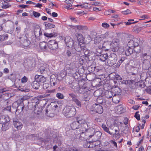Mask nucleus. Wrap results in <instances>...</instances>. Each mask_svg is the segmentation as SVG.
<instances>
[{
    "label": "nucleus",
    "mask_w": 151,
    "mask_h": 151,
    "mask_svg": "<svg viewBox=\"0 0 151 151\" xmlns=\"http://www.w3.org/2000/svg\"><path fill=\"white\" fill-rule=\"evenodd\" d=\"M81 127L82 128L85 129H85L91 128L90 123L87 121H86L85 123H84V124H83Z\"/></svg>",
    "instance_id": "4c0bfd02"
},
{
    "label": "nucleus",
    "mask_w": 151,
    "mask_h": 151,
    "mask_svg": "<svg viewBox=\"0 0 151 151\" xmlns=\"http://www.w3.org/2000/svg\"><path fill=\"white\" fill-rule=\"evenodd\" d=\"M102 48L101 46H98L96 48L95 51V54L97 56H99L101 54L102 52Z\"/></svg>",
    "instance_id": "7c9ffc66"
},
{
    "label": "nucleus",
    "mask_w": 151,
    "mask_h": 151,
    "mask_svg": "<svg viewBox=\"0 0 151 151\" xmlns=\"http://www.w3.org/2000/svg\"><path fill=\"white\" fill-rule=\"evenodd\" d=\"M122 14H125V15H127V14H129L131 13V11L128 9H127V10H126L125 11H122Z\"/></svg>",
    "instance_id": "338daca9"
},
{
    "label": "nucleus",
    "mask_w": 151,
    "mask_h": 151,
    "mask_svg": "<svg viewBox=\"0 0 151 151\" xmlns=\"http://www.w3.org/2000/svg\"><path fill=\"white\" fill-rule=\"evenodd\" d=\"M47 68H46L44 66H41L39 70V71L41 74L45 73L47 72Z\"/></svg>",
    "instance_id": "37998d69"
},
{
    "label": "nucleus",
    "mask_w": 151,
    "mask_h": 151,
    "mask_svg": "<svg viewBox=\"0 0 151 151\" xmlns=\"http://www.w3.org/2000/svg\"><path fill=\"white\" fill-rule=\"evenodd\" d=\"M101 135L102 133L100 131H95L92 137V141L94 142L99 141L101 137Z\"/></svg>",
    "instance_id": "9b49d317"
},
{
    "label": "nucleus",
    "mask_w": 151,
    "mask_h": 151,
    "mask_svg": "<svg viewBox=\"0 0 151 151\" xmlns=\"http://www.w3.org/2000/svg\"><path fill=\"white\" fill-rule=\"evenodd\" d=\"M37 99H35L33 100L29 104L32 106V108H34L36 106H37L38 105V104H37Z\"/></svg>",
    "instance_id": "de8ad7c7"
},
{
    "label": "nucleus",
    "mask_w": 151,
    "mask_h": 151,
    "mask_svg": "<svg viewBox=\"0 0 151 151\" xmlns=\"http://www.w3.org/2000/svg\"><path fill=\"white\" fill-rule=\"evenodd\" d=\"M76 121H78V122L79 124L81 125V126L86 121V120L82 117H78L76 118Z\"/></svg>",
    "instance_id": "c85d7f7f"
},
{
    "label": "nucleus",
    "mask_w": 151,
    "mask_h": 151,
    "mask_svg": "<svg viewBox=\"0 0 151 151\" xmlns=\"http://www.w3.org/2000/svg\"><path fill=\"white\" fill-rule=\"evenodd\" d=\"M43 109V106L38 105L34 108V111L35 114H39L42 112Z\"/></svg>",
    "instance_id": "5701e85b"
},
{
    "label": "nucleus",
    "mask_w": 151,
    "mask_h": 151,
    "mask_svg": "<svg viewBox=\"0 0 151 151\" xmlns=\"http://www.w3.org/2000/svg\"><path fill=\"white\" fill-rule=\"evenodd\" d=\"M43 98V96L42 95L38 96H37V103L38 105L40 106H44L47 104L48 100L47 99H41Z\"/></svg>",
    "instance_id": "9d476101"
},
{
    "label": "nucleus",
    "mask_w": 151,
    "mask_h": 151,
    "mask_svg": "<svg viewBox=\"0 0 151 151\" xmlns=\"http://www.w3.org/2000/svg\"><path fill=\"white\" fill-rule=\"evenodd\" d=\"M70 40H72L70 37L69 36H66L64 40L65 43L69 42L70 41Z\"/></svg>",
    "instance_id": "680f3d73"
},
{
    "label": "nucleus",
    "mask_w": 151,
    "mask_h": 151,
    "mask_svg": "<svg viewBox=\"0 0 151 151\" xmlns=\"http://www.w3.org/2000/svg\"><path fill=\"white\" fill-rule=\"evenodd\" d=\"M90 88L87 86V84L84 83L83 86L80 87V89L78 90V92L81 94H87L88 91H90Z\"/></svg>",
    "instance_id": "6e6552de"
},
{
    "label": "nucleus",
    "mask_w": 151,
    "mask_h": 151,
    "mask_svg": "<svg viewBox=\"0 0 151 151\" xmlns=\"http://www.w3.org/2000/svg\"><path fill=\"white\" fill-rule=\"evenodd\" d=\"M74 42H73L72 40H70V41L68 43H65L66 46L69 47L73 46V44H74Z\"/></svg>",
    "instance_id": "bf43d9fd"
},
{
    "label": "nucleus",
    "mask_w": 151,
    "mask_h": 151,
    "mask_svg": "<svg viewBox=\"0 0 151 151\" xmlns=\"http://www.w3.org/2000/svg\"><path fill=\"white\" fill-rule=\"evenodd\" d=\"M116 75V73H111L109 75V77L110 79L114 80Z\"/></svg>",
    "instance_id": "13d9d810"
},
{
    "label": "nucleus",
    "mask_w": 151,
    "mask_h": 151,
    "mask_svg": "<svg viewBox=\"0 0 151 151\" xmlns=\"http://www.w3.org/2000/svg\"><path fill=\"white\" fill-rule=\"evenodd\" d=\"M75 27L79 30H88V27L87 26L82 25H76Z\"/></svg>",
    "instance_id": "58836bf2"
},
{
    "label": "nucleus",
    "mask_w": 151,
    "mask_h": 151,
    "mask_svg": "<svg viewBox=\"0 0 151 151\" xmlns=\"http://www.w3.org/2000/svg\"><path fill=\"white\" fill-rule=\"evenodd\" d=\"M138 42L139 41L138 40L136 39L130 40L128 43V47L134 48L136 46H138L139 45Z\"/></svg>",
    "instance_id": "2eb2a0df"
},
{
    "label": "nucleus",
    "mask_w": 151,
    "mask_h": 151,
    "mask_svg": "<svg viewBox=\"0 0 151 151\" xmlns=\"http://www.w3.org/2000/svg\"><path fill=\"white\" fill-rule=\"evenodd\" d=\"M47 43H46L45 42H42L40 43L39 46L42 50L45 51L47 50Z\"/></svg>",
    "instance_id": "c756f323"
},
{
    "label": "nucleus",
    "mask_w": 151,
    "mask_h": 151,
    "mask_svg": "<svg viewBox=\"0 0 151 151\" xmlns=\"http://www.w3.org/2000/svg\"><path fill=\"white\" fill-rule=\"evenodd\" d=\"M13 123L15 127L18 130H20L22 127L23 125L22 123L17 119L13 118Z\"/></svg>",
    "instance_id": "4468645a"
},
{
    "label": "nucleus",
    "mask_w": 151,
    "mask_h": 151,
    "mask_svg": "<svg viewBox=\"0 0 151 151\" xmlns=\"http://www.w3.org/2000/svg\"><path fill=\"white\" fill-rule=\"evenodd\" d=\"M83 147L85 148H90L95 147V146H90V142H87L84 145Z\"/></svg>",
    "instance_id": "6e6d98bb"
},
{
    "label": "nucleus",
    "mask_w": 151,
    "mask_h": 151,
    "mask_svg": "<svg viewBox=\"0 0 151 151\" xmlns=\"http://www.w3.org/2000/svg\"><path fill=\"white\" fill-rule=\"evenodd\" d=\"M133 49L134 51V53H136L137 56H138L137 55H139L141 50V48L139 46V45L133 48Z\"/></svg>",
    "instance_id": "e433bc0d"
},
{
    "label": "nucleus",
    "mask_w": 151,
    "mask_h": 151,
    "mask_svg": "<svg viewBox=\"0 0 151 151\" xmlns=\"http://www.w3.org/2000/svg\"><path fill=\"white\" fill-rule=\"evenodd\" d=\"M32 87L34 88L37 89H38L40 87V83L36 81L32 82L31 84Z\"/></svg>",
    "instance_id": "f704fd0d"
},
{
    "label": "nucleus",
    "mask_w": 151,
    "mask_h": 151,
    "mask_svg": "<svg viewBox=\"0 0 151 151\" xmlns=\"http://www.w3.org/2000/svg\"><path fill=\"white\" fill-rule=\"evenodd\" d=\"M112 42V51L116 52L118 51L119 48V40L118 39H114Z\"/></svg>",
    "instance_id": "0eeeda50"
},
{
    "label": "nucleus",
    "mask_w": 151,
    "mask_h": 151,
    "mask_svg": "<svg viewBox=\"0 0 151 151\" xmlns=\"http://www.w3.org/2000/svg\"><path fill=\"white\" fill-rule=\"evenodd\" d=\"M33 14L35 17H38L40 16V13L35 11H33Z\"/></svg>",
    "instance_id": "774afa93"
},
{
    "label": "nucleus",
    "mask_w": 151,
    "mask_h": 151,
    "mask_svg": "<svg viewBox=\"0 0 151 151\" xmlns=\"http://www.w3.org/2000/svg\"><path fill=\"white\" fill-rule=\"evenodd\" d=\"M104 39L102 35L96 37L94 40V42L96 44H99Z\"/></svg>",
    "instance_id": "a878e982"
},
{
    "label": "nucleus",
    "mask_w": 151,
    "mask_h": 151,
    "mask_svg": "<svg viewBox=\"0 0 151 151\" xmlns=\"http://www.w3.org/2000/svg\"><path fill=\"white\" fill-rule=\"evenodd\" d=\"M45 25L46 27L47 28V29H50L54 28L55 27V26L54 24L49 23H45Z\"/></svg>",
    "instance_id": "a18cd8bd"
},
{
    "label": "nucleus",
    "mask_w": 151,
    "mask_h": 151,
    "mask_svg": "<svg viewBox=\"0 0 151 151\" xmlns=\"http://www.w3.org/2000/svg\"><path fill=\"white\" fill-rule=\"evenodd\" d=\"M104 39H111L114 36V33L111 32H107L104 34H102Z\"/></svg>",
    "instance_id": "a211bd4d"
},
{
    "label": "nucleus",
    "mask_w": 151,
    "mask_h": 151,
    "mask_svg": "<svg viewBox=\"0 0 151 151\" xmlns=\"http://www.w3.org/2000/svg\"><path fill=\"white\" fill-rule=\"evenodd\" d=\"M24 102H21L17 106L16 111H18L19 112L26 111L27 110L26 109H24Z\"/></svg>",
    "instance_id": "6ab92c4d"
},
{
    "label": "nucleus",
    "mask_w": 151,
    "mask_h": 151,
    "mask_svg": "<svg viewBox=\"0 0 151 151\" xmlns=\"http://www.w3.org/2000/svg\"><path fill=\"white\" fill-rule=\"evenodd\" d=\"M54 111H55L50 104L47 106V108L45 109V114L48 116L52 117V116L51 115L53 114L54 113Z\"/></svg>",
    "instance_id": "ddd939ff"
},
{
    "label": "nucleus",
    "mask_w": 151,
    "mask_h": 151,
    "mask_svg": "<svg viewBox=\"0 0 151 151\" xmlns=\"http://www.w3.org/2000/svg\"><path fill=\"white\" fill-rule=\"evenodd\" d=\"M9 78L12 81H14L15 80L16 76L15 74H12L9 76Z\"/></svg>",
    "instance_id": "69168bd1"
},
{
    "label": "nucleus",
    "mask_w": 151,
    "mask_h": 151,
    "mask_svg": "<svg viewBox=\"0 0 151 151\" xmlns=\"http://www.w3.org/2000/svg\"><path fill=\"white\" fill-rule=\"evenodd\" d=\"M35 79L39 83H44L46 81V78L42 75H36L35 77Z\"/></svg>",
    "instance_id": "f3484780"
},
{
    "label": "nucleus",
    "mask_w": 151,
    "mask_h": 151,
    "mask_svg": "<svg viewBox=\"0 0 151 151\" xmlns=\"http://www.w3.org/2000/svg\"><path fill=\"white\" fill-rule=\"evenodd\" d=\"M78 107H81V102L77 98L74 100L73 101Z\"/></svg>",
    "instance_id": "49530a36"
},
{
    "label": "nucleus",
    "mask_w": 151,
    "mask_h": 151,
    "mask_svg": "<svg viewBox=\"0 0 151 151\" xmlns=\"http://www.w3.org/2000/svg\"><path fill=\"white\" fill-rule=\"evenodd\" d=\"M126 58L125 57H122L120 60L118 61L117 63L116 67H119L121 63H122L125 60Z\"/></svg>",
    "instance_id": "8fccbe9b"
},
{
    "label": "nucleus",
    "mask_w": 151,
    "mask_h": 151,
    "mask_svg": "<svg viewBox=\"0 0 151 151\" xmlns=\"http://www.w3.org/2000/svg\"><path fill=\"white\" fill-rule=\"evenodd\" d=\"M117 56L114 53H111L108 57L107 63L109 66L113 65L116 63L117 60Z\"/></svg>",
    "instance_id": "7ed1b4c3"
},
{
    "label": "nucleus",
    "mask_w": 151,
    "mask_h": 151,
    "mask_svg": "<svg viewBox=\"0 0 151 151\" xmlns=\"http://www.w3.org/2000/svg\"><path fill=\"white\" fill-rule=\"evenodd\" d=\"M140 58L142 62H146V61H149L148 60L150 58V56L147 53H144L141 55Z\"/></svg>",
    "instance_id": "4be33fe9"
},
{
    "label": "nucleus",
    "mask_w": 151,
    "mask_h": 151,
    "mask_svg": "<svg viewBox=\"0 0 151 151\" xmlns=\"http://www.w3.org/2000/svg\"><path fill=\"white\" fill-rule=\"evenodd\" d=\"M93 107L94 111L99 114H102L103 112L102 106L100 104H95L93 105Z\"/></svg>",
    "instance_id": "f8f14e48"
},
{
    "label": "nucleus",
    "mask_w": 151,
    "mask_h": 151,
    "mask_svg": "<svg viewBox=\"0 0 151 151\" xmlns=\"http://www.w3.org/2000/svg\"><path fill=\"white\" fill-rule=\"evenodd\" d=\"M57 78L55 75H51L50 76V84L52 86H54L57 83Z\"/></svg>",
    "instance_id": "bb28decb"
},
{
    "label": "nucleus",
    "mask_w": 151,
    "mask_h": 151,
    "mask_svg": "<svg viewBox=\"0 0 151 151\" xmlns=\"http://www.w3.org/2000/svg\"><path fill=\"white\" fill-rule=\"evenodd\" d=\"M48 47L50 49L54 50L57 49L58 45L57 42L54 40H51L47 44Z\"/></svg>",
    "instance_id": "1a4fd4ad"
},
{
    "label": "nucleus",
    "mask_w": 151,
    "mask_h": 151,
    "mask_svg": "<svg viewBox=\"0 0 151 151\" xmlns=\"http://www.w3.org/2000/svg\"><path fill=\"white\" fill-rule=\"evenodd\" d=\"M8 37L7 35H0V41H3L5 40Z\"/></svg>",
    "instance_id": "864d4df0"
},
{
    "label": "nucleus",
    "mask_w": 151,
    "mask_h": 151,
    "mask_svg": "<svg viewBox=\"0 0 151 151\" xmlns=\"http://www.w3.org/2000/svg\"><path fill=\"white\" fill-rule=\"evenodd\" d=\"M112 101L115 103L117 104L118 103L119 101V96H113L112 98Z\"/></svg>",
    "instance_id": "79ce46f5"
},
{
    "label": "nucleus",
    "mask_w": 151,
    "mask_h": 151,
    "mask_svg": "<svg viewBox=\"0 0 151 151\" xmlns=\"http://www.w3.org/2000/svg\"><path fill=\"white\" fill-rule=\"evenodd\" d=\"M96 101L99 104H101L103 103L104 100L102 96H99L97 99Z\"/></svg>",
    "instance_id": "09e8293b"
},
{
    "label": "nucleus",
    "mask_w": 151,
    "mask_h": 151,
    "mask_svg": "<svg viewBox=\"0 0 151 151\" xmlns=\"http://www.w3.org/2000/svg\"><path fill=\"white\" fill-rule=\"evenodd\" d=\"M102 127L105 131L107 132L108 133L111 135L112 134L110 132L109 130V129L106 126V125L105 124H103L102 125Z\"/></svg>",
    "instance_id": "c03bdc74"
},
{
    "label": "nucleus",
    "mask_w": 151,
    "mask_h": 151,
    "mask_svg": "<svg viewBox=\"0 0 151 151\" xmlns=\"http://www.w3.org/2000/svg\"><path fill=\"white\" fill-rule=\"evenodd\" d=\"M65 2L67 4V5H68L69 6L71 7V8L72 7V5L71 3L72 2V1L71 0H66L65 1Z\"/></svg>",
    "instance_id": "e2e57ef3"
},
{
    "label": "nucleus",
    "mask_w": 151,
    "mask_h": 151,
    "mask_svg": "<svg viewBox=\"0 0 151 151\" xmlns=\"http://www.w3.org/2000/svg\"><path fill=\"white\" fill-rule=\"evenodd\" d=\"M2 129L3 131H5L9 129V122L2 124Z\"/></svg>",
    "instance_id": "ea45409f"
},
{
    "label": "nucleus",
    "mask_w": 151,
    "mask_h": 151,
    "mask_svg": "<svg viewBox=\"0 0 151 151\" xmlns=\"http://www.w3.org/2000/svg\"><path fill=\"white\" fill-rule=\"evenodd\" d=\"M116 108L117 112L118 113L121 114L123 112L124 109L121 105L118 106Z\"/></svg>",
    "instance_id": "a19ab883"
},
{
    "label": "nucleus",
    "mask_w": 151,
    "mask_h": 151,
    "mask_svg": "<svg viewBox=\"0 0 151 151\" xmlns=\"http://www.w3.org/2000/svg\"><path fill=\"white\" fill-rule=\"evenodd\" d=\"M101 46L102 49L105 51H112V42L110 41H106L104 42Z\"/></svg>",
    "instance_id": "423d86ee"
},
{
    "label": "nucleus",
    "mask_w": 151,
    "mask_h": 151,
    "mask_svg": "<svg viewBox=\"0 0 151 151\" xmlns=\"http://www.w3.org/2000/svg\"><path fill=\"white\" fill-rule=\"evenodd\" d=\"M103 93V95L108 99L111 98L114 96L112 91L108 90L105 91Z\"/></svg>",
    "instance_id": "393cba45"
},
{
    "label": "nucleus",
    "mask_w": 151,
    "mask_h": 151,
    "mask_svg": "<svg viewBox=\"0 0 151 151\" xmlns=\"http://www.w3.org/2000/svg\"><path fill=\"white\" fill-rule=\"evenodd\" d=\"M10 120V118L7 115L0 116V124H1L9 122Z\"/></svg>",
    "instance_id": "dca6fc26"
},
{
    "label": "nucleus",
    "mask_w": 151,
    "mask_h": 151,
    "mask_svg": "<svg viewBox=\"0 0 151 151\" xmlns=\"http://www.w3.org/2000/svg\"><path fill=\"white\" fill-rule=\"evenodd\" d=\"M64 115L67 118L74 116L76 113V110L73 106H68L65 107L63 111Z\"/></svg>",
    "instance_id": "f257e3e1"
},
{
    "label": "nucleus",
    "mask_w": 151,
    "mask_h": 151,
    "mask_svg": "<svg viewBox=\"0 0 151 151\" xmlns=\"http://www.w3.org/2000/svg\"><path fill=\"white\" fill-rule=\"evenodd\" d=\"M99 56H100V60L103 62H104L107 59H108L109 57L107 53L103 54H101Z\"/></svg>",
    "instance_id": "2f4dec72"
},
{
    "label": "nucleus",
    "mask_w": 151,
    "mask_h": 151,
    "mask_svg": "<svg viewBox=\"0 0 151 151\" xmlns=\"http://www.w3.org/2000/svg\"><path fill=\"white\" fill-rule=\"evenodd\" d=\"M34 33L35 37L37 38H38L42 35L41 30L40 28L35 29L34 30Z\"/></svg>",
    "instance_id": "b1692460"
},
{
    "label": "nucleus",
    "mask_w": 151,
    "mask_h": 151,
    "mask_svg": "<svg viewBox=\"0 0 151 151\" xmlns=\"http://www.w3.org/2000/svg\"><path fill=\"white\" fill-rule=\"evenodd\" d=\"M128 22H124L125 23L126 25H129L131 24H133L134 23H136L137 22V21H135L134 22H130L133 21H134V19H129L128 20Z\"/></svg>",
    "instance_id": "3c124183"
},
{
    "label": "nucleus",
    "mask_w": 151,
    "mask_h": 151,
    "mask_svg": "<svg viewBox=\"0 0 151 151\" xmlns=\"http://www.w3.org/2000/svg\"><path fill=\"white\" fill-rule=\"evenodd\" d=\"M66 54L69 57H73L75 55V53L73 52L72 49L67 50L66 51Z\"/></svg>",
    "instance_id": "473e14b6"
},
{
    "label": "nucleus",
    "mask_w": 151,
    "mask_h": 151,
    "mask_svg": "<svg viewBox=\"0 0 151 151\" xmlns=\"http://www.w3.org/2000/svg\"><path fill=\"white\" fill-rule=\"evenodd\" d=\"M79 126L80 125L77 121L73 122L71 124V127L72 128L74 129L78 128Z\"/></svg>",
    "instance_id": "72a5a7b5"
},
{
    "label": "nucleus",
    "mask_w": 151,
    "mask_h": 151,
    "mask_svg": "<svg viewBox=\"0 0 151 151\" xmlns=\"http://www.w3.org/2000/svg\"><path fill=\"white\" fill-rule=\"evenodd\" d=\"M56 96L60 99H62L64 98L63 94L60 93H57L56 94Z\"/></svg>",
    "instance_id": "603ef678"
},
{
    "label": "nucleus",
    "mask_w": 151,
    "mask_h": 151,
    "mask_svg": "<svg viewBox=\"0 0 151 151\" xmlns=\"http://www.w3.org/2000/svg\"><path fill=\"white\" fill-rule=\"evenodd\" d=\"M74 47L76 51L78 52L81 51L82 47V44L81 45L79 42H75L74 43Z\"/></svg>",
    "instance_id": "aec40b11"
},
{
    "label": "nucleus",
    "mask_w": 151,
    "mask_h": 151,
    "mask_svg": "<svg viewBox=\"0 0 151 151\" xmlns=\"http://www.w3.org/2000/svg\"><path fill=\"white\" fill-rule=\"evenodd\" d=\"M143 63V68L145 70L148 69L150 66V63L149 61H146V62H142Z\"/></svg>",
    "instance_id": "cd10ccee"
},
{
    "label": "nucleus",
    "mask_w": 151,
    "mask_h": 151,
    "mask_svg": "<svg viewBox=\"0 0 151 151\" xmlns=\"http://www.w3.org/2000/svg\"><path fill=\"white\" fill-rule=\"evenodd\" d=\"M125 69L127 73H131L132 75H135L137 73V68L129 64L126 65Z\"/></svg>",
    "instance_id": "39448f33"
},
{
    "label": "nucleus",
    "mask_w": 151,
    "mask_h": 151,
    "mask_svg": "<svg viewBox=\"0 0 151 151\" xmlns=\"http://www.w3.org/2000/svg\"><path fill=\"white\" fill-rule=\"evenodd\" d=\"M133 48L128 47L127 49L125 52V54L127 56H128L133 53Z\"/></svg>",
    "instance_id": "c9c22d12"
},
{
    "label": "nucleus",
    "mask_w": 151,
    "mask_h": 151,
    "mask_svg": "<svg viewBox=\"0 0 151 151\" xmlns=\"http://www.w3.org/2000/svg\"><path fill=\"white\" fill-rule=\"evenodd\" d=\"M139 111H137L135 113V114L134 115V117L136 118L138 120H139L140 119V115L138 114Z\"/></svg>",
    "instance_id": "0e129e2a"
},
{
    "label": "nucleus",
    "mask_w": 151,
    "mask_h": 151,
    "mask_svg": "<svg viewBox=\"0 0 151 151\" xmlns=\"http://www.w3.org/2000/svg\"><path fill=\"white\" fill-rule=\"evenodd\" d=\"M20 41L21 47L26 49H29L30 47L31 42L29 40L27 39V38L26 35L20 38Z\"/></svg>",
    "instance_id": "f03ea898"
},
{
    "label": "nucleus",
    "mask_w": 151,
    "mask_h": 151,
    "mask_svg": "<svg viewBox=\"0 0 151 151\" xmlns=\"http://www.w3.org/2000/svg\"><path fill=\"white\" fill-rule=\"evenodd\" d=\"M53 151H61V147H59L57 145H55L53 147Z\"/></svg>",
    "instance_id": "052dcab7"
},
{
    "label": "nucleus",
    "mask_w": 151,
    "mask_h": 151,
    "mask_svg": "<svg viewBox=\"0 0 151 151\" xmlns=\"http://www.w3.org/2000/svg\"><path fill=\"white\" fill-rule=\"evenodd\" d=\"M95 131V130L93 128L85 129V135L86 136V138L88 139H92Z\"/></svg>",
    "instance_id": "20e7f679"
},
{
    "label": "nucleus",
    "mask_w": 151,
    "mask_h": 151,
    "mask_svg": "<svg viewBox=\"0 0 151 151\" xmlns=\"http://www.w3.org/2000/svg\"><path fill=\"white\" fill-rule=\"evenodd\" d=\"M84 53L86 57H88L89 59H90L89 58H90L91 54L89 52V50H87Z\"/></svg>",
    "instance_id": "4d7b16f0"
},
{
    "label": "nucleus",
    "mask_w": 151,
    "mask_h": 151,
    "mask_svg": "<svg viewBox=\"0 0 151 151\" xmlns=\"http://www.w3.org/2000/svg\"><path fill=\"white\" fill-rule=\"evenodd\" d=\"M50 104L54 111L58 107V106L57 105V103L56 102H51L50 103Z\"/></svg>",
    "instance_id": "5fc2aeb1"
},
{
    "label": "nucleus",
    "mask_w": 151,
    "mask_h": 151,
    "mask_svg": "<svg viewBox=\"0 0 151 151\" xmlns=\"http://www.w3.org/2000/svg\"><path fill=\"white\" fill-rule=\"evenodd\" d=\"M112 90L114 96H119L121 94V90L118 87H115L112 88Z\"/></svg>",
    "instance_id": "412c9836"
}]
</instances>
